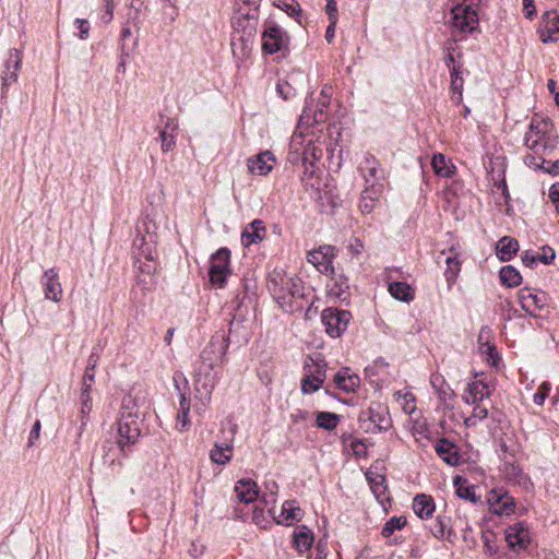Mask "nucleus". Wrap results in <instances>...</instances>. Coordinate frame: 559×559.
<instances>
[{"label":"nucleus","instance_id":"nucleus-61","mask_svg":"<svg viewBox=\"0 0 559 559\" xmlns=\"http://www.w3.org/2000/svg\"><path fill=\"white\" fill-rule=\"evenodd\" d=\"M371 472L366 473V477L369 480L371 488L373 491L377 490L379 486H381L384 483V476L382 475H374Z\"/></svg>","mask_w":559,"mask_h":559},{"label":"nucleus","instance_id":"nucleus-19","mask_svg":"<svg viewBox=\"0 0 559 559\" xmlns=\"http://www.w3.org/2000/svg\"><path fill=\"white\" fill-rule=\"evenodd\" d=\"M383 194V186H365L361 192L359 209L362 214H370Z\"/></svg>","mask_w":559,"mask_h":559},{"label":"nucleus","instance_id":"nucleus-18","mask_svg":"<svg viewBox=\"0 0 559 559\" xmlns=\"http://www.w3.org/2000/svg\"><path fill=\"white\" fill-rule=\"evenodd\" d=\"M488 503L496 514H510L514 510V499L502 489H492L488 495Z\"/></svg>","mask_w":559,"mask_h":559},{"label":"nucleus","instance_id":"nucleus-29","mask_svg":"<svg viewBox=\"0 0 559 559\" xmlns=\"http://www.w3.org/2000/svg\"><path fill=\"white\" fill-rule=\"evenodd\" d=\"M496 249L501 261H509L519 251V242L515 238L504 236L498 241Z\"/></svg>","mask_w":559,"mask_h":559},{"label":"nucleus","instance_id":"nucleus-43","mask_svg":"<svg viewBox=\"0 0 559 559\" xmlns=\"http://www.w3.org/2000/svg\"><path fill=\"white\" fill-rule=\"evenodd\" d=\"M473 408V413L469 417L465 419V425L467 427L476 426L478 421L485 419L488 416L487 407L480 405L479 403H475Z\"/></svg>","mask_w":559,"mask_h":559},{"label":"nucleus","instance_id":"nucleus-39","mask_svg":"<svg viewBox=\"0 0 559 559\" xmlns=\"http://www.w3.org/2000/svg\"><path fill=\"white\" fill-rule=\"evenodd\" d=\"M340 418L336 414L330 412L317 413V425L325 430H333L338 425Z\"/></svg>","mask_w":559,"mask_h":559},{"label":"nucleus","instance_id":"nucleus-53","mask_svg":"<svg viewBox=\"0 0 559 559\" xmlns=\"http://www.w3.org/2000/svg\"><path fill=\"white\" fill-rule=\"evenodd\" d=\"M480 350L481 353L486 354L488 357V361L491 360L492 365H496L499 360L496 347L493 345H490L489 343L480 344Z\"/></svg>","mask_w":559,"mask_h":559},{"label":"nucleus","instance_id":"nucleus-51","mask_svg":"<svg viewBox=\"0 0 559 559\" xmlns=\"http://www.w3.org/2000/svg\"><path fill=\"white\" fill-rule=\"evenodd\" d=\"M321 385H322L321 383H318L311 377L306 376L301 380V388L300 389H301V392L304 394H311V393L317 392L320 389Z\"/></svg>","mask_w":559,"mask_h":559},{"label":"nucleus","instance_id":"nucleus-44","mask_svg":"<svg viewBox=\"0 0 559 559\" xmlns=\"http://www.w3.org/2000/svg\"><path fill=\"white\" fill-rule=\"evenodd\" d=\"M241 2L242 4L247 5L248 9H242L239 5L238 12L242 16L248 17V20H255L258 16V8L260 4V0H238V3Z\"/></svg>","mask_w":559,"mask_h":559},{"label":"nucleus","instance_id":"nucleus-27","mask_svg":"<svg viewBox=\"0 0 559 559\" xmlns=\"http://www.w3.org/2000/svg\"><path fill=\"white\" fill-rule=\"evenodd\" d=\"M347 368L340 370L334 376V383L337 389L345 392H354L359 386L360 379L355 373H349Z\"/></svg>","mask_w":559,"mask_h":559},{"label":"nucleus","instance_id":"nucleus-48","mask_svg":"<svg viewBox=\"0 0 559 559\" xmlns=\"http://www.w3.org/2000/svg\"><path fill=\"white\" fill-rule=\"evenodd\" d=\"M368 412L370 420L380 429H388L390 427V420L384 414H381L372 407H370Z\"/></svg>","mask_w":559,"mask_h":559},{"label":"nucleus","instance_id":"nucleus-34","mask_svg":"<svg viewBox=\"0 0 559 559\" xmlns=\"http://www.w3.org/2000/svg\"><path fill=\"white\" fill-rule=\"evenodd\" d=\"M451 520L445 515H438L430 531L438 539L447 538L451 535Z\"/></svg>","mask_w":559,"mask_h":559},{"label":"nucleus","instance_id":"nucleus-2","mask_svg":"<svg viewBox=\"0 0 559 559\" xmlns=\"http://www.w3.org/2000/svg\"><path fill=\"white\" fill-rule=\"evenodd\" d=\"M481 0H464L451 10V25L461 34H473L478 31L479 17L475 5Z\"/></svg>","mask_w":559,"mask_h":559},{"label":"nucleus","instance_id":"nucleus-42","mask_svg":"<svg viewBox=\"0 0 559 559\" xmlns=\"http://www.w3.org/2000/svg\"><path fill=\"white\" fill-rule=\"evenodd\" d=\"M430 383L439 399L445 401L447 396L450 395V389L445 384L443 377L441 374H432L430 378Z\"/></svg>","mask_w":559,"mask_h":559},{"label":"nucleus","instance_id":"nucleus-62","mask_svg":"<svg viewBox=\"0 0 559 559\" xmlns=\"http://www.w3.org/2000/svg\"><path fill=\"white\" fill-rule=\"evenodd\" d=\"M290 418H292V421L295 424L307 421L310 418V413L307 411H304V409H296L290 415Z\"/></svg>","mask_w":559,"mask_h":559},{"label":"nucleus","instance_id":"nucleus-5","mask_svg":"<svg viewBox=\"0 0 559 559\" xmlns=\"http://www.w3.org/2000/svg\"><path fill=\"white\" fill-rule=\"evenodd\" d=\"M209 276L212 285L223 287L230 275V251L219 248L211 255Z\"/></svg>","mask_w":559,"mask_h":559},{"label":"nucleus","instance_id":"nucleus-1","mask_svg":"<svg viewBox=\"0 0 559 559\" xmlns=\"http://www.w3.org/2000/svg\"><path fill=\"white\" fill-rule=\"evenodd\" d=\"M267 288L285 312L293 313L302 309L301 300L305 293L300 278L275 269L270 274Z\"/></svg>","mask_w":559,"mask_h":559},{"label":"nucleus","instance_id":"nucleus-52","mask_svg":"<svg viewBox=\"0 0 559 559\" xmlns=\"http://www.w3.org/2000/svg\"><path fill=\"white\" fill-rule=\"evenodd\" d=\"M550 391V384L544 382L537 390V392L533 395V401L536 405H543L548 393Z\"/></svg>","mask_w":559,"mask_h":559},{"label":"nucleus","instance_id":"nucleus-47","mask_svg":"<svg viewBox=\"0 0 559 559\" xmlns=\"http://www.w3.org/2000/svg\"><path fill=\"white\" fill-rule=\"evenodd\" d=\"M445 263H447V271H445L447 281L448 282L454 281L460 272L461 263L456 257H448L445 259Z\"/></svg>","mask_w":559,"mask_h":559},{"label":"nucleus","instance_id":"nucleus-36","mask_svg":"<svg viewBox=\"0 0 559 559\" xmlns=\"http://www.w3.org/2000/svg\"><path fill=\"white\" fill-rule=\"evenodd\" d=\"M189 412H190V402L189 400L181 394L180 397V409L177 414V424L176 427L179 431H185L189 428Z\"/></svg>","mask_w":559,"mask_h":559},{"label":"nucleus","instance_id":"nucleus-35","mask_svg":"<svg viewBox=\"0 0 559 559\" xmlns=\"http://www.w3.org/2000/svg\"><path fill=\"white\" fill-rule=\"evenodd\" d=\"M349 289L348 278L338 275L337 277H332L328 284L329 295L342 298L344 294H346Z\"/></svg>","mask_w":559,"mask_h":559},{"label":"nucleus","instance_id":"nucleus-16","mask_svg":"<svg viewBox=\"0 0 559 559\" xmlns=\"http://www.w3.org/2000/svg\"><path fill=\"white\" fill-rule=\"evenodd\" d=\"M506 540L510 548L521 550L527 547L531 540L527 526L523 522L514 523L506 530Z\"/></svg>","mask_w":559,"mask_h":559},{"label":"nucleus","instance_id":"nucleus-23","mask_svg":"<svg viewBox=\"0 0 559 559\" xmlns=\"http://www.w3.org/2000/svg\"><path fill=\"white\" fill-rule=\"evenodd\" d=\"M302 516L304 511L299 508L297 502L295 500H286L282 506L277 523L289 526L295 522H299Z\"/></svg>","mask_w":559,"mask_h":559},{"label":"nucleus","instance_id":"nucleus-22","mask_svg":"<svg viewBox=\"0 0 559 559\" xmlns=\"http://www.w3.org/2000/svg\"><path fill=\"white\" fill-rule=\"evenodd\" d=\"M435 449L439 457L448 465L456 466L460 463L461 457L456 450V447L448 439H440L437 442Z\"/></svg>","mask_w":559,"mask_h":559},{"label":"nucleus","instance_id":"nucleus-10","mask_svg":"<svg viewBox=\"0 0 559 559\" xmlns=\"http://www.w3.org/2000/svg\"><path fill=\"white\" fill-rule=\"evenodd\" d=\"M22 51L13 48L8 52V58L4 63V70L1 74L2 85L1 91L2 94H5L9 90V86L16 83L19 79V72L22 66Z\"/></svg>","mask_w":559,"mask_h":559},{"label":"nucleus","instance_id":"nucleus-49","mask_svg":"<svg viewBox=\"0 0 559 559\" xmlns=\"http://www.w3.org/2000/svg\"><path fill=\"white\" fill-rule=\"evenodd\" d=\"M91 389L82 388L81 392V414L82 416H87L92 411V399L90 395Z\"/></svg>","mask_w":559,"mask_h":559},{"label":"nucleus","instance_id":"nucleus-32","mask_svg":"<svg viewBox=\"0 0 559 559\" xmlns=\"http://www.w3.org/2000/svg\"><path fill=\"white\" fill-rule=\"evenodd\" d=\"M500 281L508 287L519 286L522 282L520 272L512 265H504L499 273Z\"/></svg>","mask_w":559,"mask_h":559},{"label":"nucleus","instance_id":"nucleus-57","mask_svg":"<svg viewBox=\"0 0 559 559\" xmlns=\"http://www.w3.org/2000/svg\"><path fill=\"white\" fill-rule=\"evenodd\" d=\"M537 257H539L538 260L540 262H543L544 264H550L554 261L556 253H555L554 249H551L550 247H544L543 253L537 254Z\"/></svg>","mask_w":559,"mask_h":559},{"label":"nucleus","instance_id":"nucleus-15","mask_svg":"<svg viewBox=\"0 0 559 559\" xmlns=\"http://www.w3.org/2000/svg\"><path fill=\"white\" fill-rule=\"evenodd\" d=\"M359 168L365 186H383L381 180L384 179V170L379 168V162L373 155L366 154Z\"/></svg>","mask_w":559,"mask_h":559},{"label":"nucleus","instance_id":"nucleus-30","mask_svg":"<svg viewBox=\"0 0 559 559\" xmlns=\"http://www.w3.org/2000/svg\"><path fill=\"white\" fill-rule=\"evenodd\" d=\"M388 290L390 295L400 301L409 302L414 299V290L405 282H392L389 284Z\"/></svg>","mask_w":559,"mask_h":559},{"label":"nucleus","instance_id":"nucleus-20","mask_svg":"<svg viewBox=\"0 0 559 559\" xmlns=\"http://www.w3.org/2000/svg\"><path fill=\"white\" fill-rule=\"evenodd\" d=\"M266 228L261 219H254L248 224L241 233V242L245 247L258 243L265 238Z\"/></svg>","mask_w":559,"mask_h":559},{"label":"nucleus","instance_id":"nucleus-4","mask_svg":"<svg viewBox=\"0 0 559 559\" xmlns=\"http://www.w3.org/2000/svg\"><path fill=\"white\" fill-rule=\"evenodd\" d=\"M228 348V341L224 336L215 335L205 345L200 354L199 366L214 369L224 362Z\"/></svg>","mask_w":559,"mask_h":559},{"label":"nucleus","instance_id":"nucleus-13","mask_svg":"<svg viewBox=\"0 0 559 559\" xmlns=\"http://www.w3.org/2000/svg\"><path fill=\"white\" fill-rule=\"evenodd\" d=\"M262 40L263 50L270 55L286 49L288 43L285 32L277 25H269L263 32Z\"/></svg>","mask_w":559,"mask_h":559},{"label":"nucleus","instance_id":"nucleus-6","mask_svg":"<svg viewBox=\"0 0 559 559\" xmlns=\"http://www.w3.org/2000/svg\"><path fill=\"white\" fill-rule=\"evenodd\" d=\"M214 369L198 366L193 376L195 396L205 406L211 401L212 392L217 383V373Z\"/></svg>","mask_w":559,"mask_h":559},{"label":"nucleus","instance_id":"nucleus-9","mask_svg":"<svg viewBox=\"0 0 559 559\" xmlns=\"http://www.w3.org/2000/svg\"><path fill=\"white\" fill-rule=\"evenodd\" d=\"M146 235H138L133 241V252L136 257V262L144 259L147 262H153L157 255L156 252V234L151 231L147 223L144 222Z\"/></svg>","mask_w":559,"mask_h":559},{"label":"nucleus","instance_id":"nucleus-55","mask_svg":"<svg viewBox=\"0 0 559 559\" xmlns=\"http://www.w3.org/2000/svg\"><path fill=\"white\" fill-rule=\"evenodd\" d=\"M74 23L79 29V37L81 39H86L88 37V33H90L88 21L84 20V19H76Z\"/></svg>","mask_w":559,"mask_h":559},{"label":"nucleus","instance_id":"nucleus-28","mask_svg":"<svg viewBox=\"0 0 559 559\" xmlns=\"http://www.w3.org/2000/svg\"><path fill=\"white\" fill-rule=\"evenodd\" d=\"M145 404V396L141 394H129L122 401L121 415L131 413L134 417L143 416L142 407Z\"/></svg>","mask_w":559,"mask_h":559},{"label":"nucleus","instance_id":"nucleus-24","mask_svg":"<svg viewBox=\"0 0 559 559\" xmlns=\"http://www.w3.org/2000/svg\"><path fill=\"white\" fill-rule=\"evenodd\" d=\"M314 536L306 525H298L293 533V545L298 552L308 551L313 544Z\"/></svg>","mask_w":559,"mask_h":559},{"label":"nucleus","instance_id":"nucleus-58","mask_svg":"<svg viewBox=\"0 0 559 559\" xmlns=\"http://www.w3.org/2000/svg\"><path fill=\"white\" fill-rule=\"evenodd\" d=\"M139 265L136 266L139 269L140 272L146 274L147 276L152 277L153 274L155 273L156 271V266L154 264V261L153 262H138Z\"/></svg>","mask_w":559,"mask_h":559},{"label":"nucleus","instance_id":"nucleus-26","mask_svg":"<svg viewBox=\"0 0 559 559\" xmlns=\"http://www.w3.org/2000/svg\"><path fill=\"white\" fill-rule=\"evenodd\" d=\"M235 492L237 498L245 503L253 502L259 495L255 481L245 478L236 483Z\"/></svg>","mask_w":559,"mask_h":559},{"label":"nucleus","instance_id":"nucleus-12","mask_svg":"<svg viewBox=\"0 0 559 559\" xmlns=\"http://www.w3.org/2000/svg\"><path fill=\"white\" fill-rule=\"evenodd\" d=\"M519 300L525 312L538 317V312L546 307L547 297L545 293L524 287L519 290Z\"/></svg>","mask_w":559,"mask_h":559},{"label":"nucleus","instance_id":"nucleus-50","mask_svg":"<svg viewBox=\"0 0 559 559\" xmlns=\"http://www.w3.org/2000/svg\"><path fill=\"white\" fill-rule=\"evenodd\" d=\"M325 367L326 364L323 360L317 361L314 364V369L310 371V374L308 376L311 377L318 383L323 384L325 380Z\"/></svg>","mask_w":559,"mask_h":559},{"label":"nucleus","instance_id":"nucleus-3","mask_svg":"<svg viewBox=\"0 0 559 559\" xmlns=\"http://www.w3.org/2000/svg\"><path fill=\"white\" fill-rule=\"evenodd\" d=\"M118 445L123 455H128L130 445L134 444L141 435V419L129 415H121L118 423Z\"/></svg>","mask_w":559,"mask_h":559},{"label":"nucleus","instance_id":"nucleus-7","mask_svg":"<svg viewBox=\"0 0 559 559\" xmlns=\"http://www.w3.org/2000/svg\"><path fill=\"white\" fill-rule=\"evenodd\" d=\"M352 314L349 311L336 308H326L321 313L325 332L331 337H340L347 329Z\"/></svg>","mask_w":559,"mask_h":559},{"label":"nucleus","instance_id":"nucleus-64","mask_svg":"<svg viewBox=\"0 0 559 559\" xmlns=\"http://www.w3.org/2000/svg\"><path fill=\"white\" fill-rule=\"evenodd\" d=\"M547 88L554 95L556 105L559 107V91L557 88V83L554 79H549L547 81Z\"/></svg>","mask_w":559,"mask_h":559},{"label":"nucleus","instance_id":"nucleus-17","mask_svg":"<svg viewBox=\"0 0 559 559\" xmlns=\"http://www.w3.org/2000/svg\"><path fill=\"white\" fill-rule=\"evenodd\" d=\"M40 282L44 287L45 298L59 302L62 298V286L59 281L58 271L55 267L45 271Z\"/></svg>","mask_w":559,"mask_h":559},{"label":"nucleus","instance_id":"nucleus-45","mask_svg":"<svg viewBox=\"0 0 559 559\" xmlns=\"http://www.w3.org/2000/svg\"><path fill=\"white\" fill-rule=\"evenodd\" d=\"M96 362H97V357H95L94 355H91L90 359H88V365L86 366V369H85V372L83 376V388H87V389L92 388V384H93L94 378H95L94 369H95Z\"/></svg>","mask_w":559,"mask_h":559},{"label":"nucleus","instance_id":"nucleus-14","mask_svg":"<svg viewBox=\"0 0 559 559\" xmlns=\"http://www.w3.org/2000/svg\"><path fill=\"white\" fill-rule=\"evenodd\" d=\"M276 163L271 151H263L247 159L248 171L254 176H266L272 171Z\"/></svg>","mask_w":559,"mask_h":559},{"label":"nucleus","instance_id":"nucleus-8","mask_svg":"<svg viewBox=\"0 0 559 559\" xmlns=\"http://www.w3.org/2000/svg\"><path fill=\"white\" fill-rule=\"evenodd\" d=\"M551 123L545 119H533L528 131L525 133V145L535 152L547 148V133L550 131Z\"/></svg>","mask_w":559,"mask_h":559},{"label":"nucleus","instance_id":"nucleus-38","mask_svg":"<svg viewBox=\"0 0 559 559\" xmlns=\"http://www.w3.org/2000/svg\"><path fill=\"white\" fill-rule=\"evenodd\" d=\"M461 480H462L461 476H456L453 480L454 486L456 488L455 492H456L457 497H460L464 500H468L471 502H477L479 500V496H476L475 487L461 485L460 484Z\"/></svg>","mask_w":559,"mask_h":559},{"label":"nucleus","instance_id":"nucleus-11","mask_svg":"<svg viewBox=\"0 0 559 559\" xmlns=\"http://www.w3.org/2000/svg\"><path fill=\"white\" fill-rule=\"evenodd\" d=\"M334 258L335 248L332 246H321L307 254V261L322 274L334 273L332 265Z\"/></svg>","mask_w":559,"mask_h":559},{"label":"nucleus","instance_id":"nucleus-40","mask_svg":"<svg viewBox=\"0 0 559 559\" xmlns=\"http://www.w3.org/2000/svg\"><path fill=\"white\" fill-rule=\"evenodd\" d=\"M395 399L406 414L412 415L416 412L415 396L413 393L397 391L395 393Z\"/></svg>","mask_w":559,"mask_h":559},{"label":"nucleus","instance_id":"nucleus-21","mask_svg":"<svg viewBox=\"0 0 559 559\" xmlns=\"http://www.w3.org/2000/svg\"><path fill=\"white\" fill-rule=\"evenodd\" d=\"M413 511L421 520H429L436 511V503L430 495L418 493L413 499Z\"/></svg>","mask_w":559,"mask_h":559},{"label":"nucleus","instance_id":"nucleus-54","mask_svg":"<svg viewBox=\"0 0 559 559\" xmlns=\"http://www.w3.org/2000/svg\"><path fill=\"white\" fill-rule=\"evenodd\" d=\"M412 432L414 436L427 437L426 421L423 418L414 419Z\"/></svg>","mask_w":559,"mask_h":559},{"label":"nucleus","instance_id":"nucleus-25","mask_svg":"<svg viewBox=\"0 0 559 559\" xmlns=\"http://www.w3.org/2000/svg\"><path fill=\"white\" fill-rule=\"evenodd\" d=\"M490 396V390L483 380H475L467 385L464 400L467 404L480 403Z\"/></svg>","mask_w":559,"mask_h":559},{"label":"nucleus","instance_id":"nucleus-60","mask_svg":"<svg viewBox=\"0 0 559 559\" xmlns=\"http://www.w3.org/2000/svg\"><path fill=\"white\" fill-rule=\"evenodd\" d=\"M549 199L555 205L557 213L559 214V183H555L550 187Z\"/></svg>","mask_w":559,"mask_h":559},{"label":"nucleus","instance_id":"nucleus-41","mask_svg":"<svg viewBox=\"0 0 559 559\" xmlns=\"http://www.w3.org/2000/svg\"><path fill=\"white\" fill-rule=\"evenodd\" d=\"M406 523L405 516H392L382 527L381 534L390 537L396 530H402Z\"/></svg>","mask_w":559,"mask_h":559},{"label":"nucleus","instance_id":"nucleus-56","mask_svg":"<svg viewBox=\"0 0 559 559\" xmlns=\"http://www.w3.org/2000/svg\"><path fill=\"white\" fill-rule=\"evenodd\" d=\"M352 449L356 456H366L367 455V444L364 440H354L352 442Z\"/></svg>","mask_w":559,"mask_h":559},{"label":"nucleus","instance_id":"nucleus-37","mask_svg":"<svg viewBox=\"0 0 559 559\" xmlns=\"http://www.w3.org/2000/svg\"><path fill=\"white\" fill-rule=\"evenodd\" d=\"M462 69L461 66H453L451 69V90L453 93L457 94L456 97H453L455 103H460L462 100V90H463V78L461 76Z\"/></svg>","mask_w":559,"mask_h":559},{"label":"nucleus","instance_id":"nucleus-31","mask_svg":"<svg viewBox=\"0 0 559 559\" xmlns=\"http://www.w3.org/2000/svg\"><path fill=\"white\" fill-rule=\"evenodd\" d=\"M233 457V447L230 444L215 443L210 451V459L218 465L227 464Z\"/></svg>","mask_w":559,"mask_h":559},{"label":"nucleus","instance_id":"nucleus-59","mask_svg":"<svg viewBox=\"0 0 559 559\" xmlns=\"http://www.w3.org/2000/svg\"><path fill=\"white\" fill-rule=\"evenodd\" d=\"M325 12L329 21H337V8L335 0H326Z\"/></svg>","mask_w":559,"mask_h":559},{"label":"nucleus","instance_id":"nucleus-63","mask_svg":"<svg viewBox=\"0 0 559 559\" xmlns=\"http://www.w3.org/2000/svg\"><path fill=\"white\" fill-rule=\"evenodd\" d=\"M252 521L261 526V527H264V523L266 522L265 521V518H264V512H263V509H259V508H255L252 512Z\"/></svg>","mask_w":559,"mask_h":559},{"label":"nucleus","instance_id":"nucleus-33","mask_svg":"<svg viewBox=\"0 0 559 559\" xmlns=\"http://www.w3.org/2000/svg\"><path fill=\"white\" fill-rule=\"evenodd\" d=\"M431 166L437 176L450 178L453 175V165H449L443 154H435L431 159Z\"/></svg>","mask_w":559,"mask_h":559},{"label":"nucleus","instance_id":"nucleus-46","mask_svg":"<svg viewBox=\"0 0 559 559\" xmlns=\"http://www.w3.org/2000/svg\"><path fill=\"white\" fill-rule=\"evenodd\" d=\"M176 136L177 133L168 132L167 130H162L159 132V139L162 142L160 147L164 153H168L175 147Z\"/></svg>","mask_w":559,"mask_h":559}]
</instances>
